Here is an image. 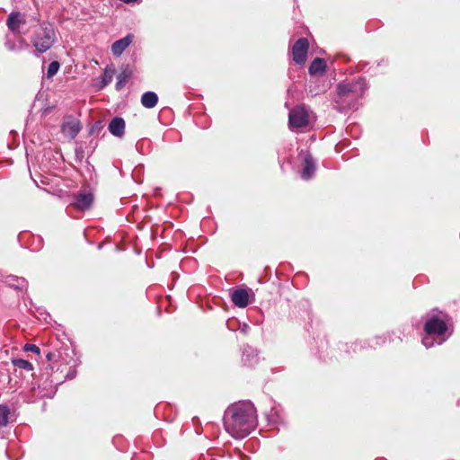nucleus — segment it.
Returning a JSON list of instances; mask_svg holds the SVG:
<instances>
[{
	"instance_id": "1",
	"label": "nucleus",
	"mask_w": 460,
	"mask_h": 460,
	"mask_svg": "<svg viewBox=\"0 0 460 460\" xmlns=\"http://www.w3.org/2000/svg\"><path fill=\"white\" fill-rule=\"evenodd\" d=\"M226 431L235 438L248 436L256 427V411L250 402L232 405L224 418Z\"/></svg>"
},
{
	"instance_id": "2",
	"label": "nucleus",
	"mask_w": 460,
	"mask_h": 460,
	"mask_svg": "<svg viewBox=\"0 0 460 460\" xmlns=\"http://www.w3.org/2000/svg\"><path fill=\"white\" fill-rule=\"evenodd\" d=\"M56 40V34L52 25L38 24L34 26L31 42L36 50L44 53L49 50Z\"/></svg>"
},
{
	"instance_id": "3",
	"label": "nucleus",
	"mask_w": 460,
	"mask_h": 460,
	"mask_svg": "<svg viewBox=\"0 0 460 460\" xmlns=\"http://www.w3.org/2000/svg\"><path fill=\"white\" fill-rule=\"evenodd\" d=\"M366 86L362 79L344 81L337 85V93L341 102L349 105L357 102L365 93Z\"/></svg>"
},
{
	"instance_id": "4",
	"label": "nucleus",
	"mask_w": 460,
	"mask_h": 460,
	"mask_svg": "<svg viewBox=\"0 0 460 460\" xmlns=\"http://www.w3.org/2000/svg\"><path fill=\"white\" fill-rule=\"evenodd\" d=\"M309 124V112L305 106H296L289 111L288 125L292 129L306 127Z\"/></svg>"
},
{
	"instance_id": "5",
	"label": "nucleus",
	"mask_w": 460,
	"mask_h": 460,
	"mask_svg": "<svg viewBox=\"0 0 460 460\" xmlns=\"http://www.w3.org/2000/svg\"><path fill=\"white\" fill-rule=\"evenodd\" d=\"M309 41L306 38L298 39L292 47L293 60L297 65H303L306 61Z\"/></svg>"
},
{
	"instance_id": "6",
	"label": "nucleus",
	"mask_w": 460,
	"mask_h": 460,
	"mask_svg": "<svg viewBox=\"0 0 460 460\" xmlns=\"http://www.w3.org/2000/svg\"><path fill=\"white\" fill-rule=\"evenodd\" d=\"M82 128L79 119L69 115L65 116L61 124V132L69 139H74Z\"/></svg>"
},
{
	"instance_id": "7",
	"label": "nucleus",
	"mask_w": 460,
	"mask_h": 460,
	"mask_svg": "<svg viewBox=\"0 0 460 460\" xmlns=\"http://www.w3.org/2000/svg\"><path fill=\"white\" fill-rule=\"evenodd\" d=\"M424 331L427 334L444 335L447 331V323L437 316L428 320L424 325Z\"/></svg>"
},
{
	"instance_id": "8",
	"label": "nucleus",
	"mask_w": 460,
	"mask_h": 460,
	"mask_svg": "<svg viewBox=\"0 0 460 460\" xmlns=\"http://www.w3.org/2000/svg\"><path fill=\"white\" fill-rule=\"evenodd\" d=\"M27 22L23 14L19 12H13L9 14L6 24L13 32H20L19 29L22 24Z\"/></svg>"
},
{
	"instance_id": "9",
	"label": "nucleus",
	"mask_w": 460,
	"mask_h": 460,
	"mask_svg": "<svg viewBox=\"0 0 460 460\" xmlns=\"http://www.w3.org/2000/svg\"><path fill=\"white\" fill-rule=\"evenodd\" d=\"M233 304L238 307L243 308L249 304V294L246 289L238 288L234 290L231 295Z\"/></svg>"
},
{
	"instance_id": "10",
	"label": "nucleus",
	"mask_w": 460,
	"mask_h": 460,
	"mask_svg": "<svg viewBox=\"0 0 460 460\" xmlns=\"http://www.w3.org/2000/svg\"><path fill=\"white\" fill-rule=\"evenodd\" d=\"M133 40V35L128 34L126 37L116 40L111 46V52L114 56L119 57Z\"/></svg>"
},
{
	"instance_id": "11",
	"label": "nucleus",
	"mask_w": 460,
	"mask_h": 460,
	"mask_svg": "<svg viewBox=\"0 0 460 460\" xmlns=\"http://www.w3.org/2000/svg\"><path fill=\"white\" fill-rule=\"evenodd\" d=\"M125 121L122 118L115 117L109 124L110 132L118 137H121L124 135Z\"/></svg>"
},
{
	"instance_id": "12",
	"label": "nucleus",
	"mask_w": 460,
	"mask_h": 460,
	"mask_svg": "<svg viewBox=\"0 0 460 460\" xmlns=\"http://www.w3.org/2000/svg\"><path fill=\"white\" fill-rule=\"evenodd\" d=\"M93 200V197L90 193H81L76 197L74 206L80 210L88 209Z\"/></svg>"
},
{
	"instance_id": "13",
	"label": "nucleus",
	"mask_w": 460,
	"mask_h": 460,
	"mask_svg": "<svg viewBox=\"0 0 460 460\" xmlns=\"http://www.w3.org/2000/svg\"><path fill=\"white\" fill-rule=\"evenodd\" d=\"M326 70V62L323 58H315L309 66L308 72L311 75H322Z\"/></svg>"
},
{
	"instance_id": "14",
	"label": "nucleus",
	"mask_w": 460,
	"mask_h": 460,
	"mask_svg": "<svg viewBox=\"0 0 460 460\" xmlns=\"http://www.w3.org/2000/svg\"><path fill=\"white\" fill-rule=\"evenodd\" d=\"M315 171V165L313 157L310 155H307L305 157L304 167L302 171V177L305 180H308L312 177Z\"/></svg>"
},
{
	"instance_id": "15",
	"label": "nucleus",
	"mask_w": 460,
	"mask_h": 460,
	"mask_svg": "<svg viewBox=\"0 0 460 460\" xmlns=\"http://www.w3.org/2000/svg\"><path fill=\"white\" fill-rule=\"evenodd\" d=\"M158 102V96L154 92H146L141 96V104L147 109L154 108Z\"/></svg>"
},
{
	"instance_id": "16",
	"label": "nucleus",
	"mask_w": 460,
	"mask_h": 460,
	"mask_svg": "<svg viewBox=\"0 0 460 460\" xmlns=\"http://www.w3.org/2000/svg\"><path fill=\"white\" fill-rule=\"evenodd\" d=\"M131 76V71L128 68L122 70L118 75V82L116 84V89L120 90L128 82V79Z\"/></svg>"
},
{
	"instance_id": "17",
	"label": "nucleus",
	"mask_w": 460,
	"mask_h": 460,
	"mask_svg": "<svg viewBox=\"0 0 460 460\" xmlns=\"http://www.w3.org/2000/svg\"><path fill=\"white\" fill-rule=\"evenodd\" d=\"M115 73H116V70L114 67L107 66L105 68L104 74L102 76V86H101L102 88L111 83Z\"/></svg>"
},
{
	"instance_id": "18",
	"label": "nucleus",
	"mask_w": 460,
	"mask_h": 460,
	"mask_svg": "<svg viewBox=\"0 0 460 460\" xmlns=\"http://www.w3.org/2000/svg\"><path fill=\"white\" fill-rule=\"evenodd\" d=\"M12 364L19 368L24 369L26 371H32L33 370V365L25 359L22 358H15L12 360Z\"/></svg>"
},
{
	"instance_id": "19",
	"label": "nucleus",
	"mask_w": 460,
	"mask_h": 460,
	"mask_svg": "<svg viewBox=\"0 0 460 460\" xmlns=\"http://www.w3.org/2000/svg\"><path fill=\"white\" fill-rule=\"evenodd\" d=\"M9 414V408L6 405H0V426H6L8 424Z\"/></svg>"
},
{
	"instance_id": "20",
	"label": "nucleus",
	"mask_w": 460,
	"mask_h": 460,
	"mask_svg": "<svg viewBox=\"0 0 460 460\" xmlns=\"http://www.w3.org/2000/svg\"><path fill=\"white\" fill-rule=\"evenodd\" d=\"M60 64L58 61H52L48 67L47 76L49 78L53 77L58 71Z\"/></svg>"
},
{
	"instance_id": "21",
	"label": "nucleus",
	"mask_w": 460,
	"mask_h": 460,
	"mask_svg": "<svg viewBox=\"0 0 460 460\" xmlns=\"http://www.w3.org/2000/svg\"><path fill=\"white\" fill-rule=\"evenodd\" d=\"M23 350L24 351H31V352H33V353H36V354H40V349L34 345V344H31V343H26L23 347Z\"/></svg>"
},
{
	"instance_id": "22",
	"label": "nucleus",
	"mask_w": 460,
	"mask_h": 460,
	"mask_svg": "<svg viewBox=\"0 0 460 460\" xmlns=\"http://www.w3.org/2000/svg\"><path fill=\"white\" fill-rule=\"evenodd\" d=\"M422 343L424 344L425 347H430L432 345V342L430 341V339L429 337L427 338H423L422 340Z\"/></svg>"
},
{
	"instance_id": "23",
	"label": "nucleus",
	"mask_w": 460,
	"mask_h": 460,
	"mask_svg": "<svg viewBox=\"0 0 460 460\" xmlns=\"http://www.w3.org/2000/svg\"><path fill=\"white\" fill-rule=\"evenodd\" d=\"M47 358H48L49 360H51V358H52V353H49V354L47 355Z\"/></svg>"
}]
</instances>
